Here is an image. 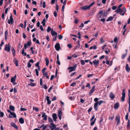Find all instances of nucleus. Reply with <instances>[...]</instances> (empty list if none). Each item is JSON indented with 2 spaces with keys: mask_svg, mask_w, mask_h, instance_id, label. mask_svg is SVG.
I'll use <instances>...</instances> for the list:
<instances>
[{
  "mask_svg": "<svg viewBox=\"0 0 130 130\" xmlns=\"http://www.w3.org/2000/svg\"><path fill=\"white\" fill-rule=\"evenodd\" d=\"M50 97L49 96H47L46 97V100L47 101V103L48 104H50L51 102V101L50 100Z\"/></svg>",
  "mask_w": 130,
  "mask_h": 130,
  "instance_id": "nucleus-23",
  "label": "nucleus"
},
{
  "mask_svg": "<svg viewBox=\"0 0 130 130\" xmlns=\"http://www.w3.org/2000/svg\"><path fill=\"white\" fill-rule=\"evenodd\" d=\"M113 17L112 16H110L108 18V19L106 20V21H111L112 20H113Z\"/></svg>",
  "mask_w": 130,
  "mask_h": 130,
  "instance_id": "nucleus-28",
  "label": "nucleus"
},
{
  "mask_svg": "<svg viewBox=\"0 0 130 130\" xmlns=\"http://www.w3.org/2000/svg\"><path fill=\"white\" fill-rule=\"evenodd\" d=\"M51 34L52 36H54L55 35L57 36V33L54 31H53V30L51 31Z\"/></svg>",
  "mask_w": 130,
  "mask_h": 130,
  "instance_id": "nucleus-26",
  "label": "nucleus"
},
{
  "mask_svg": "<svg viewBox=\"0 0 130 130\" xmlns=\"http://www.w3.org/2000/svg\"><path fill=\"white\" fill-rule=\"evenodd\" d=\"M45 61L46 62V65L48 66V65L49 63V61L48 59L47 58H46L45 59Z\"/></svg>",
  "mask_w": 130,
  "mask_h": 130,
  "instance_id": "nucleus-34",
  "label": "nucleus"
},
{
  "mask_svg": "<svg viewBox=\"0 0 130 130\" xmlns=\"http://www.w3.org/2000/svg\"><path fill=\"white\" fill-rule=\"evenodd\" d=\"M93 62L94 66L96 67L99 63V60H98L97 61L95 59L94 61H93Z\"/></svg>",
  "mask_w": 130,
  "mask_h": 130,
  "instance_id": "nucleus-10",
  "label": "nucleus"
},
{
  "mask_svg": "<svg viewBox=\"0 0 130 130\" xmlns=\"http://www.w3.org/2000/svg\"><path fill=\"white\" fill-rule=\"evenodd\" d=\"M31 66V64H30V63L28 62V64H27V67L28 68H30Z\"/></svg>",
  "mask_w": 130,
  "mask_h": 130,
  "instance_id": "nucleus-55",
  "label": "nucleus"
},
{
  "mask_svg": "<svg viewBox=\"0 0 130 130\" xmlns=\"http://www.w3.org/2000/svg\"><path fill=\"white\" fill-rule=\"evenodd\" d=\"M128 96L129 98L128 101H130V90H129L128 91Z\"/></svg>",
  "mask_w": 130,
  "mask_h": 130,
  "instance_id": "nucleus-58",
  "label": "nucleus"
},
{
  "mask_svg": "<svg viewBox=\"0 0 130 130\" xmlns=\"http://www.w3.org/2000/svg\"><path fill=\"white\" fill-rule=\"evenodd\" d=\"M125 69L126 71L129 73L130 71V67H129L127 63L125 66Z\"/></svg>",
  "mask_w": 130,
  "mask_h": 130,
  "instance_id": "nucleus-13",
  "label": "nucleus"
},
{
  "mask_svg": "<svg viewBox=\"0 0 130 130\" xmlns=\"http://www.w3.org/2000/svg\"><path fill=\"white\" fill-rule=\"evenodd\" d=\"M55 48L56 51H58L59 50L60 48V46L59 43H57L56 44L55 46Z\"/></svg>",
  "mask_w": 130,
  "mask_h": 130,
  "instance_id": "nucleus-7",
  "label": "nucleus"
},
{
  "mask_svg": "<svg viewBox=\"0 0 130 130\" xmlns=\"http://www.w3.org/2000/svg\"><path fill=\"white\" fill-rule=\"evenodd\" d=\"M51 30V28L50 26H48L47 27V32H49Z\"/></svg>",
  "mask_w": 130,
  "mask_h": 130,
  "instance_id": "nucleus-45",
  "label": "nucleus"
},
{
  "mask_svg": "<svg viewBox=\"0 0 130 130\" xmlns=\"http://www.w3.org/2000/svg\"><path fill=\"white\" fill-rule=\"evenodd\" d=\"M42 118H44L43 119L45 121H46L47 120V116L45 115V113H42Z\"/></svg>",
  "mask_w": 130,
  "mask_h": 130,
  "instance_id": "nucleus-17",
  "label": "nucleus"
},
{
  "mask_svg": "<svg viewBox=\"0 0 130 130\" xmlns=\"http://www.w3.org/2000/svg\"><path fill=\"white\" fill-rule=\"evenodd\" d=\"M114 116H111V117H109V118H108V119H111V120H112L113 119H114Z\"/></svg>",
  "mask_w": 130,
  "mask_h": 130,
  "instance_id": "nucleus-56",
  "label": "nucleus"
},
{
  "mask_svg": "<svg viewBox=\"0 0 130 130\" xmlns=\"http://www.w3.org/2000/svg\"><path fill=\"white\" fill-rule=\"evenodd\" d=\"M80 62L81 64L82 65H84L85 64L84 61L83 60H81Z\"/></svg>",
  "mask_w": 130,
  "mask_h": 130,
  "instance_id": "nucleus-40",
  "label": "nucleus"
},
{
  "mask_svg": "<svg viewBox=\"0 0 130 130\" xmlns=\"http://www.w3.org/2000/svg\"><path fill=\"white\" fill-rule=\"evenodd\" d=\"M11 46L10 45V43L6 44L4 48L5 50L7 52H9L10 51V49Z\"/></svg>",
  "mask_w": 130,
  "mask_h": 130,
  "instance_id": "nucleus-3",
  "label": "nucleus"
},
{
  "mask_svg": "<svg viewBox=\"0 0 130 130\" xmlns=\"http://www.w3.org/2000/svg\"><path fill=\"white\" fill-rule=\"evenodd\" d=\"M10 109L12 111H14L15 110V108L13 106H9Z\"/></svg>",
  "mask_w": 130,
  "mask_h": 130,
  "instance_id": "nucleus-30",
  "label": "nucleus"
},
{
  "mask_svg": "<svg viewBox=\"0 0 130 130\" xmlns=\"http://www.w3.org/2000/svg\"><path fill=\"white\" fill-rule=\"evenodd\" d=\"M98 102H95L94 104V108L95 111H97L98 110Z\"/></svg>",
  "mask_w": 130,
  "mask_h": 130,
  "instance_id": "nucleus-22",
  "label": "nucleus"
},
{
  "mask_svg": "<svg viewBox=\"0 0 130 130\" xmlns=\"http://www.w3.org/2000/svg\"><path fill=\"white\" fill-rule=\"evenodd\" d=\"M48 120L49 122H51V123H53V121L52 118H51L50 117H48Z\"/></svg>",
  "mask_w": 130,
  "mask_h": 130,
  "instance_id": "nucleus-35",
  "label": "nucleus"
},
{
  "mask_svg": "<svg viewBox=\"0 0 130 130\" xmlns=\"http://www.w3.org/2000/svg\"><path fill=\"white\" fill-rule=\"evenodd\" d=\"M58 38L59 39L61 40L63 38V36L61 35H60L58 36Z\"/></svg>",
  "mask_w": 130,
  "mask_h": 130,
  "instance_id": "nucleus-50",
  "label": "nucleus"
},
{
  "mask_svg": "<svg viewBox=\"0 0 130 130\" xmlns=\"http://www.w3.org/2000/svg\"><path fill=\"white\" fill-rule=\"evenodd\" d=\"M31 44V40H30V41L28 42L27 43L24 44V48L25 49H26L27 48V46H30Z\"/></svg>",
  "mask_w": 130,
  "mask_h": 130,
  "instance_id": "nucleus-6",
  "label": "nucleus"
},
{
  "mask_svg": "<svg viewBox=\"0 0 130 130\" xmlns=\"http://www.w3.org/2000/svg\"><path fill=\"white\" fill-rule=\"evenodd\" d=\"M70 48H71L72 47V45L71 44H69L67 45Z\"/></svg>",
  "mask_w": 130,
  "mask_h": 130,
  "instance_id": "nucleus-61",
  "label": "nucleus"
},
{
  "mask_svg": "<svg viewBox=\"0 0 130 130\" xmlns=\"http://www.w3.org/2000/svg\"><path fill=\"white\" fill-rule=\"evenodd\" d=\"M109 96L112 100H113L115 97V95L112 92H111L110 93Z\"/></svg>",
  "mask_w": 130,
  "mask_h": 130,
  "instance_id": "nucleus-11",
  "label": "nucleus"
},
{
  "mask_svg": "<svg viewBox=\"0 0 130 130\" xmlns=\"http://www.w3.org/2000/svg\"><path fill=\"white\" fill-rule=\"evenodd\" d=\"M117 8V6H113L112 7V9L113 10H115Z\"/></svg>",
  "mask_w": 130,
  "mask_h": 130,
  "instance_id": "nucleus-63",
  "label": "nucleus"
},
{
  "mask_svg": "<svg viewBox=\"0 0 130 130\" xmlns=\"http://www.w3.org/2000/svg\"><path fill=\"white\" fill-rule=\"evenodd\" d=\"M54 76H55L54 75H52L51 76V78H50V80H52L53 79L54 77Z\"/></svg>",
  "mask_w": 130,
  "mask_h": 130,
  "instance_id": "nucleus-62",
  "label": "nucleus"
},
{
  "mask_svg": "<svg viewBox=\"0 0 130 130\" xmlns=\"http://www.w3.org/2000/svg\"><path fill=\"white\" fill-rule=\"evenodd\" d=\"M120 117L119 115H118L115 118V120L116 121H118L120 120Z\"/></svg>",
  "mask_w": 130,
  "mask_h": 130,
  "instance_id": "nucleus-32",
  "label": "nucleus"
},
{
  "mask_svg": "<svg viewBox=\"0 0 130 130\" xmlns=\"http://www.w3.org/2000/svg\"><path fill=\"white\" fill-rule=\"evenodd\" d=\"M127 54H123L121 56V58L122 59H124L125 58V57L126 56Z\"/></svg>",
  "mask_w": 130,
  "mask_h": 130,
  "instance_id": "nucleus-37",
  "label": "nucleus"
},
{
  "mask_svg": "<svg viewBox=\"0 0 130 130\" xmlns=\"http://www.w3.org/2000/svg\"><path fill=\"white\" fill-rule=\"evenodd\" d=\"M46 68H44L42 70V71L43 74H44V72H45V71L46 70Z\"/></svg>",
  "mask_w": 130,
  "mask_h": 130,
  "instance_id": "nucleus-60",
  "label": "nucleus"
},
{
  "mask_svg": "<svg viewBox=\"0 0 130 130\" xmlns=\"http://www.w3.org/2000/svg\"><path fill=\"white\" fill-rule=\"evenodd\" d=\"M11 51L13 57H14L15 55V51L13 46L11 49Z\"/></svg>",
  "mask_w": 130,
  "mask_h": 130,
  "instance_id": "nucleus-21",
  "label": "nucleus"
},
{
  "mask_svg": "<svg viewBox=\"0 0 130 130\" xmlns=\"http://www.w3.org/2000/svg\"><path fill=\"white\" fill-rule=\"evenodd\" d=\"M46 22V21L45 19H43V21L42 22V24L43 26H45V22Z\"/></svg>",
  "mask_w": 130,
  "mask_h": 130,
  "instance_id": "nucleus-31",
  "label": "nucleus"
},
{
  "mask_svg": "<svg viewBox=\"0 0 130 130\" xmlns=\"http://www.w3.org/2000/svg\"><path fill=\"white\" fill-rule=\"evenodd\" d=\"M16 77V75H15L14 77H12L11 79V82L12 83H13L15 81Z\"/></svg>",
  "mask_w": 130,
  "mask_h": 130,
  "instance_id": "nucleus-20",
  "label": "nucleus"
},
{
  "mask_svg": "<svg viewBox=\"0 0 130 130\" xmlns=\"http://www.w3.org/2000/svg\"><path fill=\"white\" fill-rule=\"evenodd\" d=\"M27 109L25 108H20V110L21 111H26L27 110Z\"/></svg>",
  "mask_w": 130,
  "mask_h": 130,
  "instance_id": "nucleus-48",
  "label": "nucleus"
},
{
  "mask_svg": "<svg viewBox=\"0 0 130 130\" xmlns=\"http://www.w3.org/2000/svg\"><path fill=\"white\" fill-rule=\"evenodd\" d=\"M39 63H40V62L39 61L38 62H37V63L35 65V66L36 67H40L39 65Z\"/></svg>",
  "mask_w": 130,
  "mask_h": 130,
  "instance_id": "nucleus-47",
  "label": "nucleus"
},
{
  "mask_svg": "<svg viewBox=\"0 0 130 130\" xmlns=\"http://www.w3.org/2000/svg\"><path fill=\"white\" fill-rule=\"evenodd\" d=\"M9 9H10V7H8L6 9V10L5 11V14H6L7 13L8 10H9Z\"/></svg>",
  "mask_w": 130,
  "mask_h": 130,
  "instance_id": "nucleus-44",
  "label": "nucleus"
},
{
  "mask_svg": "<svg viewBox=\"0 0 130 130\" xmlns=\"http://www.w3.org/2000/svg\"><path fill=\"white\" fill-rule=\"evenodd\" d=\"M107 13V12H105L104 11V12H103V13L102 14H103V16L102 18H103L104 17H106Z\"/></svg>",
  "mask_w": 130,
  "mask_h": 130,
  "instance_id": "nucleus-41",
  "label": "nucleus"
},
{
  "mask_svg": "<svg viewBox=\"0 0 130 130\" xmlns=\"http://www.w3.org/2000/svg\"><path fill=\"white\" fill-rule=\"evenodd\" d=\"M86 87H88L89 89L91 88L90 85L89 83H88L87 85L86 86Z\"/></svg>",
  "mask_w": 130,
  "mask_h": 130,
  "instance_id": "nucleus-53",
  "label": "nucleus"
},
{
  "mask_svg": "<svg viewBox=\"0 0 130 130\" xmlns=\"http://www.w3.org/2000/svg\"><path fill=\"white\" fill-rule=\"evenodd\" d=\"M122 96L121 97V100L122 101H124V98L125 95V90H123V92L122 93Z\"/></svg>",
  "mask_w": 130,
  "mask_h": 130,
  "instance_id": "nucleus-8",
  "label": "nucleus"
},
{
  "mask_svg": "<svg viewBox=\"0 0 130 130\" xmlns=\"http://www.w3.org/2000/svg\"><path fill=\"white\" fill-rule=\"evenodd\" d=\"M94 4H95L94 2H93L92 3H91L90 4V5L88 6L89 7V8H90V7H91L93 5H94Z\"/></svg>",
  "mask_w": 130,
  "mask_h": 130,
  "instance_id": "nucleus-43",
  "label": "nucleus"
},
{
  "mask_svg": "<svg viewBox=\"0 0 130 130\" xmlns=\"http://www.w3.org/2000/svg\"><path fill=\"white\" fill-rule=\"evenodd\" d=\"M54 16L55 17H57V12L56 11H54Z\"/></svg>",
  "mask_w": 130,
  "mask_h": 130,
  "instance_id": "nucleus-52",
  "label": "nucleus"
},
{
  "mask_svg": "<svg viewBox=\"0 0 130 130\" xmlns=\"http://www.w3.org/2000/svg\"><path fill=\"white\" fill-rule=\"evenodd\" d=\"M97 47L96 46L94 45L92 46H91L89 48L90 49H93L94 50H95L96 49Z\"/></svg>",
  "mask_w": 130,
  "mask_h": 130,
  "instance_id": "nucleus-33",
  "label": "nucleus"
},
{
  "mask_svg": "<svg viewBox=\"0 0 130 130\" xmlns=\"http://www.w3.org/2000/svg\"><path fill=\"white\" fill-rule=\"evenodd\" d=\"M52 117L54 120L56 121H57L56 119L57 118V114L55 113H54L52 115Z\"/></svg>",
  "mask_w": 130,
  "mask_h": 130,
  "instance_id": "nucleus-19",
  "label": "nucleus"
},
{
  "mask_svg": "<svg viewBox=\"0 0 130 130\" xmlns=\"http://www.w3.org/2000/svg\"><path fill=\"white\" fill-rule=\"evenodd\" d=\"M35 71L36 72V74L37 76H38L39 75V72L38 71L37 69H36L35 70Z\"/></svg>",
  "mask_w": 130,
  "mask_h": 130,
  "instance_id": "nucleus-42",
  "label": "nucleus"
},
{
  "mask_svg": "<svg viewBox=\"0 0 130 130\" xmlns=\"http://www.w3.org/2000/svg\"><path fill=\"white\" fill-rule=\"evenodd\" d=\"M24 49H25L24 48H23L22 49L21 53L23 55H24L25 56H26L27 55L26 53V52H24Z\"/></svg>",
  "mask_w": 130,
  "mask_h": 130,
  "instance_id": "nucleus-29",
  "label": "nucleus"
},
{
  "mask_svg": "<svg viewBox=\"0 0 130 130\" xmlns=\"http://www.w3.org/2000/svg\"><path fill=\"white\" fill-rule=\"evenodd\" d=\"M57 37V36H55L54 37L53 39V41H56Z\"/></svg>",
  "mask_w": 130,
  "mask_h": 130,
  "instance_id": "nucleus-64",
  "label": "nucleus"
},
{
  "mask_svg": "<svg viewBox=\"0 0 130 130\" xmlns=\"http://www.w3.org/2000/svg\"><path fill=\"white\" fill-rule=\"evenodd\" d=\"M42 87L43 88H44L45 89H46L47 88V87L46 85L45 84L43 85Z\"/></svg>",
  "mask_w": 130,
  "mask_h": 130,
  "instance_id": "nucleus-36",
  "label": "nucleus"
},
{
  "mask_svg": "<svg viewBox=\"0 0 130 130\" xmlns=\"http://www.w3.org/2000/svg\"><path fill=\"white\" fill-rule=\"evenodd\" d=\"M104 12L103 10L99 11L98 14V16H99L98 18H99L102 17V14L103 13V12Z\"/></svg>",
  "mask_w": 130,
  "mask_h": 130,
  "instance_id": "nucleus-14",
  "label": "nucleus"
},
{
  "mask_svg": "<svg viewBox=\"0 0 130 130\" xmlns=\"http://www.w3.org/2000/svg\"><path fill=\"white\" fill-rule=\"evenodd\" d=\"M93 75V74H88L87 75V77L88 78H89L90 77H91V76H92Z\"/></svg>",
  "mask_w": 130,
  "mask_h": 130,
  "instance_id": "nucleus-57",
  "label": "nucleus"
},
{
  "mask_svg": "<svg viewBox=\"0 0 130 130\" xmlns=\"http://www.w3.org/2000/svg\"><path fill=\"white\" fill-rule=\"evenodd\" d=\"M128 103L129 104L128 111L129 112H130V101H128Z\"/></svg>",
  "mask_w": 130,
  "mask_h": 130,
  "instance_id": "nucleus-59",
  "label": "nucleus"
},
{
  "mask_svg": "<svg viewBox=\"0 0 130 130\" xmlns=\"http://www.w3.org/2000/svg\"><path fill=\"white\" fill-rule=\"evenodd\" d=\"M51 126L49 127L51 129H55L56 128V125L53 123H51L50 124Z\"/></svg>",
  "mask_w": 130,
  "mask_h": 130,
  "instance_id": "nucleus-12",
  "label": "nucleus"
},
{
  "mask_svg": "<svg viewBox=\"0 0 130 130\" xmlns=\"http://www.w3.org/2000/svg\"><path fill=\"white\" fill-rule=\"evenodd\" d=\"M0 117H3L4 116V113L3 112H1L0 113Z\"/></svg>",
  "mask_w": 130,
  "mask_h": 130,
  "instance_id": "nucleus-49",
  "label": "nucleus"
},
{
  "mask_svg": "<svg viewBox=\"0 0 130 130\" xmlns=\"http://www.w3.org/2000/svg\"><path fill=\"white\" fill-rule=\"evenodd\" d=\"M119 103H116L114 105V108L115 109H117L119 107Z\"/></svg>",
  "mask_w": 130,
  "mask_h": 130,
  "instance_id": "nucleus-24",
  "label": "nucleus"
},
{
  "mask_svg": "<svg viewBox=\"0 0 130 130\" xmlns=\"http://www.w3.org/2000/svg\"><path fill=\"white\" fill-rule=\"evenodd\" d=\"M94 90H91L89 94V95L90 96H91V94L93 92Z\"/></svg>",
  "mask_w": 130,
  "mask_h": 130,
  "instance_id": "nucleus-39",
  "label": "nucleus"
},
{
  "mask_svg": "<svg viewBox=\"0 0 130 130\" xmlns=\"http://www.w3.org/2000/svg\"><path fill=\"white\" fill-rule=\"evenodd\" d=\"M5 13H3L2 14V17L3 20H4L5 19Z\"/></svg>",
  "mask_w": 130,
  "mask_h": 130,
  "instance_id": "nucleus-51",
  "label": "nucleus"
},
{
  "mask_svg": "<svg viewBox=\"0 0 130 130\" xmlns=\"http://www.w3.org/2000/svg\"><path fill=\"white\" fill-rule=\"evenodd\" d=\"M123 4H121L120 5L118 6V7L117 9H121L120 8L122 6Z\"/></svg>",
  "mask_w": 130,
  "mask_h": 130,
  "instance_id": "nucleus-54",
  "label": "nucleus"
},
{
  "mask_svg": "<svg viewBox=\"0 0 130 130\" xmlns=\"http://www.w3.org/2000/svg\"><path fill=\"white\" fill-rule=\"evenodd\" d=\"M11 125L12 126L14 127L16 129H17L18 128L17 125L13 122L11 123Z\"/></svg>",
  "mask_w": 130,
  "mask_h": 130,
  "instance_id": "nucleus-25",
  "label": "nucleus"
},
{
  "mask_svg": "<svg viewBox=\"0 0 130 130\" xmlns=\"http://www.w3.org/2000/svg\"><path fill=\"white\" fill-rule=\"evenodd\" d=\"M95 118V116L94 115H93V116L90 119V121H91V122L90 123V125L91 126L93 125L94 124L95 120L96 119H95L93 121V120Z\"/></svg>",
  "mask_w": 130,
  "mask_h": 130,
  "instance_id": "nucleus-5",
  "label": "nucleus"
},
{
  "mask_svg": "<svg viewBox=\"0 0 130 130\" xmlns=\"http://www.w3.org/2000/svg\"><path fill=\"white\" fill-rule=\"evenodd\" d=\"M77 65L75 64L73 67H69L68 68V70H69V73H70L73 71H75L77 67Z\"/></svg>",
  "mask_w": 130,
  "mask_h": 130,
  "instance_id": "nucleus-2",
  "label": "nucleus"
},
{
  "mask_svg": "<svg viewBox=\"0 0 130 130\" xmlns=\"http://www.w3.org/2000/svg\"><path fill=\"white\" fill-rule=\"evenodd\" d=\"M19 122L21 124H23L24 122V121L23 118H20L19 120Z\"/></svg>",
  "mask_w": 130,
  "mask_h": 130,
  "instance_id": "nucleus-27",
  "label": "nucleus"
},
{
  "mask_svg": "<svg viewBox=\"0 0 130 130\" xmlns=\"http://www.w3.org/2000/svg\"><path fill=\"white\" fill-rule=\"evenodd\" d=\"M62 112L61 110H59L58 112V117L60 120H61V116H62Z\"/></svg>",
  "mask_w": 130,
  "mask_h": 130,
  "instance_id": "nucleus-9",
  "label": "nucleus"
},
{
  "mask_svg": "<svg viewBox=\"0 0 130 130\" xmlns=\"http://www.w3.org/2000/svg\"><path fill=\"white\" fill-rule=\"evenodd\" d=\"M8 22L9 24H12L13 23V18L12 17V15L11 13V15L9 19L8 20Z\"/></svg>",
  "mask_w": 130,
  "mask_h": 130,
  "instance_id": "nucleus-4",
  "label": "nucleus"
},
{
  "mask_svg": "<svg viewBox=\"0 0 130 130\" xmlns=\"http://www.w3.org/2000/svg\"><path fill=\"white\" fill-rule=\"evenodd\" d=\"M13 62L17 67H18L19 66L18 64L19 62L16 59L14 58L13 59Z\"/></svg>",
  "mask_w": 130,
  "mask_h": 130,
  "instance_id": "nucleus-15",
  "label": "nucleus"
},
{
  "mask_svg": "<svg viewBox=\"0 0 130 130\" xmlns=\"http://www.w3.org/2000/svg\"><path fill=\"white\" fill-rule=\"evenodd\" d=\"M80 8L82 10H87V9H89L90 8L88 6H87L81 7Z\"/></svg>",
  "mask_w": 130,
  "mask_h": 130,
  "instance_id": "nucleus-18",
  "label": "nucleus"
},
{
  "mask_svg": "<svg viewBox=\"0 0 130 130\" xmlns=\"http://www.w3.org/2000/svg\"><path fill=\"white\" fill-rule=\"evenodd\" d=\"M10 115H11L12 116H10V115H9V118H15L16 117V115L14 112H12V113L10 114Z\"/></svg>",
  "mask_w": 130,
  "mask_h": 130,
  "instance_id": "nucleus-16",
  "label": "nucleus"
},
{
  "mask_svg": "<svg viewBox=\"0 0 130 130\" xmlns=\"http://www.w3.org/2000/svg\"><path fill=\"white\" fill-rule=\"evenodd\" d=\"M33 109L34 110L36 111L37 112H38L39 111V109L37 107H34L33 108Z\"/></svg>",
  "mask_w": 130,
  "mask_h": 130,
  "instance_id": "nucleus-38",
  "label": "nucleus"
},
{
  "mask_svg": "<svg viewBox=\"0 0 130 130\" xmlns=\"http://www.w3.org/2000/svg\"><path fill=\"white\" fill-rule=\"evenodd\" d=\"M128 115L129 114L128 113H127L125 116V119L126 120L128 119Z\"/></svg>",
  "mask_w": 130,
  "mask_h": 130,
  "instance_id": "nucleus-46",
  "label": "nucleus"
},
{
  "mask_svg": "<svg viewBox=\"0 0 130 130\" xmlns=\"http://www.w3.org/2000/svg\"><path fill=\"white\" fill-rule=\"evenodd\" d=\"M126 11V9L125 7H123L120 9H117L115 11L117 13H119L122 16L124 15Z\"/></svg>",
  "mask_w": 130,
  "mask_h": 130,
  "instance_id": "nucleus-1",
  "label": "nucleus"
}]
</instances>
